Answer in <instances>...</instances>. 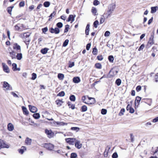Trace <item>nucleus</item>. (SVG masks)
Masks as SVG:
<instances>
[{
	"instance_id": "423d86ee",
	"label": "nucleus",
	"mask_w": 158,
	"mask_h": 158,
	"mask_svg": "<svg viewBox=\"0 0 158 158\" xmlns=\"http://www.w3.org/2000/svg\"><path fill=\"white\" fill-rule=\"evenodd\" d=\"M118 73V71L114 69H112L109 73V75H108V77H110L116 75Z\"/></svg>"
},
{
	"instance_id": "4468645a",
	"label": "nucleus",
	"mask_w": 158,
	"mask_h": 158,
	"mask_svg": "<svg viewBox=\"0 0 158 158\" xmlns=\"http://www.w3.org/2000/svg\"><path fill=\"white\" fill-rule=\"evenodd\" d=\"M28 106L30 111L32 113H34L37 111V109L35 107L31 105H29Z\"/></svg>"
},
{
	"instance_id": "338daca9",
	"label": "nucleus",
	"mask_w": 158,
	"mask_h": 158,
	"mask_svg": "<svg viewBox=\"0 0 158 158\" xmlns=\"http://www.w3.org/2000/svg\"><path fill=\"white\" fill-rule=\"evenodd\" d=\"M104 21H105V18H103L102 17H101L100 19V24L102 23H104Z\"/></svg>"
},
{
	"instance_id": "052dcab7",
	"label": "nucleus",
	"mask_w": 158,
	"mask_h": 158,
	"mask_svg": "<svg viewBox=\"0 0 158 158\" xmlns=\"http://www.w3.org/2000/svg\"><path fill=\"white\" fill-rule=\"evenodd\" d=\"M24 1H22L19 3V6L20 7H23L24 6Z\"/></svg>"
},
{
	"instance_id": "13d9d810",
	"label": "nucleus",
	"mask_w": 158,
	"mask_h": 158,
	"mask_svg": "<svg viewBox=\"0 0 158 158\" xmlns=\"http://www.w3.org/2000/svg\"><path fill=\"white\" fill-rule=\"evenodd\" d=\"M145 45L144 44H143L141 45L140 46L139 48L138 49V51H140L141 50H142L144 48Z\"/></svg>"
},
{
	"instance_id": "2eb2a0df",
	"label": "nucleus",
	"mask_w": 158,
	"mask_h": 158,
	"mask_svg": "<svg viewBox=\"0 0 158 158\" xmlns=\"http://www.w3.org/2000/svg\"><path fill=\"white\" fill-rule=\"evenodd\" d=\"M20 24H18L14 26L15 30L16 31H23V29L21 28Z\"/></svg>"
},
{
	"instance_id": "603ef678",
	"label": "nucleus",
	"mask_w": 158,
	"mask_h": 158,
	"mask_svg": "<svg viewBox=\"0 0 158 158\" xmlns=\"http://www.w3.org/2000/svg\"><path fill=\"white\" fill-rule=\"evenodd\" d=\"M107 113V110L106 109H102L101 110V113L102 114L104 115L106 114Z\"/></svg>"
},
{
	"instance_id": "0e129e2a",
	"label": "nucleus",
	"mask_w": 158,
	"mask_h": 158,
	"mask_svg": "<svg viewBox=\"0 0 158 158\" xmlns=\"http://www.w3.org/2000/svg\"><path fill=\"white\" fill-rule=\"evenodd\" d=\"M141 89V87L140 85H138L136 87V90L137 92H139L140 91Z\"/></svg>"
},
{
	"instance_id": "473e14b6",
	"label": "nucleus",
	"mask_w": 158,
	"mask_h": 158,
	"mask_svg": "<svg viewBox=\"0 0 158 158\" xmlns=\"http://www.w3.org/2000/svg\"><path fill=\"white\" fill-rule=\"evenodd\" d=\"M56 12L55 11H53L52 13L49 16V19L48 20L50 21L51 20V19L52 17H54V16L56 15Z\"/></svg>"
},
{
	"instance_id": "c756f323",
	"label": "nucleus",
	"mask_w": 158,
	"mask_h": 158,
	"mask_svg": "<svg viewBox=\"0 0 158 158\" xmlns=\"http://www.w3.org/2000/svg\"><path fill=\"white\" fill-rule=\"evenodd\" d=\"M33 117L35 119H37L39 118L40 117V114L38 113L34 114L33 115Z\"/></svg>"
},
{
	"instance_id": "4be33fe9",
	"label": "nucleus",
	"mask_w": 158,
	"mask_h": 158,
	"mask_svg": "<svg viewBox=\"0 0 158 158\" xmlns=\"http://www.w3.org/2000/svg\"><path fill=\"white\" fill-rule=\"evenodd\" d=\"M22 109L23 112V114L27 115L29 114V112L27 110V108L24 106L22 107Z\"/></svg>"
},
{
	"instance_id": "49530a36",
	"label": "nucleus",
	"mask_w": 158,
	"mask_h": 158,
	"mask_svg": "<svg viewBox=\"0 0 158 158\" xmlns=\"http://www.w3.org/2000/svg\"><path fill=\"white\" fill-rule=\"evenodd\" d=\"M69 42V40L68 39L66 40L64 42L63 44V46L64 47H66L68 45Z\"/></svg>"
},
{
	"instance_id": "9d476101",
	"label": "nucleus",
	"mask_w": 158,
	"mask_h": 158,
	"mask_svg": "<svg viewBox=\"0 0 158 158\" xmlns=\"http://www.w3.org/2000/svg\"><path fill=\"white\" fill-rule=\"evenodd\" d=\"M45 132L48 135V137L49 138L52 137L54 135V133L51 130H49L46 129L45 130Z\"/></svg>"
},
{
	"instance_id": "680f3d73",
	"label": "nucleus",
	"mask_w": 158,
	"mask_h": 158,
	"mask_svg": "<svg viewBox=\"0 0 158 158\" xmlns=\"http://www.w3.org/2000/svg\"><path fill=\"white\" fill-rule=\"evenodd\" d=\"M97 58L99 60H103V58L102 56L99 55L97 56Z\"/></svg>"
},
{
	"instance_id": "412c9836",
	"label": "nucleus",
	"mask_w": 158,
	"mask_h": 158,
	"mask_svg": "<svg viewBox=\"0 0 158 158\" xmlns=\"http://www.w3.org/2000/svg\"><path fill=\"white\" fill-rule=\"evenodd\" d=\"M70 15L68 17V19L67 21L69 22L70 21H72V23L73 22L74 20V18L75 16V15Z\"/></svg>"
},
{
	"instance_id": "f3484780",
	"label": "nucleus",
	"mask_w": 158,
	"mask_h": 158,
	"mask_svg": "<svg viewBox=\"0 0 158 158\" xmlns=\"http://www.w3.org/2000/svg\"><path fill=\"white\" fill-rule=\"evenodd\" d=\"M14 129V126L11 123H9L7 125V129L9 131H12Z\"/></svg>"
},
{
	"instance_id": "a878e982",
	"label": "nucleus",
	"mask_w": 158,
	"mask_h": 158,
	"mask_svg": "<svg viewBox=\"0 0 158 158\" xmlns=\"http://www.w3.org/2000/svg\"><path fill=\"white\" fill-rule=\"evenodd\" d=\"M56 102L58 106H60L63 102L61 100H57L56 101Z\"/></svg>"
},
{
	"instance_id": "ea45409f",
	"label": "nucleus",
	"mask_w": 158,
	"mask_h": 158,
	"mask_svg": "<svg viewBox=\"0 0 158 158\" xmlns=\"http://www.w3.org/2000/svg\"><path fill=\"white\" fill-rule=\"evenodd\" d=\"M56 26L57 28H61L62 27L63 24L61 22H58L56 24Z\"/></svg>"
},
{
	"instance_id": "58836bf2",
	"label": "nucleus",
	"mask_w": 158,
	"mask_h": 158,
	"mask_svg": "<svg viewBox=\"0 0 158 158\" xmlns=\"http://www.w3.org/2000/svg\"><path fill=\"white\" fill-rule=\"evenodd\" d=\"M71 129L73 131H75L76 132H78L79 130V128L77 127H72L71 128Z\"/></svg>"
},
{
	"instance_id": "c85d7f7f",
	"label": "nucleus",
	"mask_w": 158,
	"mask_h": 158,
	"mask_svg": "<svg viewBox=\"0 0 158 158\" xmlns=\"http://www.w3.org/2000/svg\"><path fill=\"white\" fill-rule=\"evenodd\" d=\"M158 7L157 6L152 7L151 8V13H153L156 11V9H157Z\"/></svg>"
},
{
	"instance_id": "20e7f679",
	"label": "nucleus",
	"mask_w": 158,
	"mask_h": 158,
	"mask_svg": "<svg viewBox=\"0 0 158 158\" xmlns=\"http://www.w3.org/2000/svg\"><path fill=\"white\" fill-rule=\"evenodd\" d=\"M3 87L5 88V90H12V87L7 82L4 81L3 82Z\"/></svg>"
},
{
	"instance_id": "864d4df0",
	"label": "nucleus",
	"mask_w": 158,
	"mask_h": 158,
	"mask_svg": "<svg viewBox=\"0 0 158 158\" xmlns=\"http://www.w3.org/2000/svg\"><path fill=\"white\" fill-rule=\"evenodd\" d=\"M98 23H99L98 20H96L94 22V24H93L94 27L96 28H97V27H98L97 25H98Z\"/></svg>"
},
{
	"instance_id": "b1692460",
	"label": "nucleus",
	"mask_w": 158,
	"mask_h": 158,
	"mask_svg": "<svg viewBox=\"0 0 158 158\" xmlns=\"http://www.w3.org/2000/svg\"><path fill=\"white\" fill-rule=\"evenodd\" d=\"M141 100V98L137 96L136 97L135 100V105L136 106V103H138V105L139 104L140 101Z\"/></svg>"
},
{
	"instance_id": "0eeeda50",
	"label": "nucleus",
	"mask_w": 158,
	"mask_h": 158,
	"mask_svg": "<svg viewBox=\"0 0 158 158\" xmlns=\"http://www.w3.org/2000/svg\"><path fill=\"white\" fill-rule=\"evenodd\" d=\"M49 31L51 33L55 34H58L60 32V29L57 27H55L54 29L51 27L49 29Z\"/></svg>"
},
{
	"instance_id": "5701e85b",
	"label": "nucleus",
	"mask_w": 158,
	"mask_h": 158,
	"mask_svg": "<svg viewBox=\"0 0 158 158\" xmlns=\"http://www.w3.org/2000/svg\"><path fill=\"white\" fill-rule=\"evenodd\" d=\"M17 55L16 56V58L19 60H21L22 58V54L21 53L17 52Z\"/></svg>"
},
{
	"instance_id": "774afa93",
	"label": "nucleus",
	"mask_w": 158,
	"mask_h": 158,
	"mask_svg": "<svg viewBox=\"0 0 158 158\" xmlns=\"http://www.w3.org/2000/svg\"><path fill=\"white\" fill-rule=\"evenodd\" d=\"M157 122H158V117L155 118L152 120V122L153 123H156Z\"/></svg>"
},
{
	"instance_id": "a18cd8bd",
	"label": "nucleus",
	"mask_w": 158,
	"mask_h": 158,
	"mask_svg": "<svg viewBox=\"0 0 158 158\" xmlns=\"http://www.w3.org/2000/svg\"><path fill=\"white\" fill-rule=\"evenodd\" d=\"M37 77L36 74L35 73L32 74V77L31 79L32 80H35Z\"/></svg>"
},
{
	"instance_id": "c9c22d12",
	"label": "nucleus",
	"mask_w": 158,
	"mask_h": 158,
	"mask_svg": "<svg viewBox=\"0 0 158 158\" xmlns=\"http://www.w3.org/2000/svg\"><path fill=\"white\" fill-rule=\"evenodd\" d=\"M65 95V93L64 91H61L59 92L57 95V96L63 97Z\"/></svg>"
},
{
	"instance_id": "6e6d98bb",
	"label": "nucleus",
	"mask_w": 158,
	"mask_h": 158,
	"mask_svg": "<svg viewBox=\"0 0 158 158\" xmlns=\"http://www.w3.org/2000/svg\"><path fill=\"white\" fill-rule=\"evenodd\" d=\"M125 110L124 109H122L119 113V115L120 116L123 115V114L125 112Z\"/></svg>"
},
{
	"instance_id": "79ce46f5",
	"label": "nucleus",
	"mask_w": 158,
	"mask_h": 158,
	"mask_svg": "<svg viewBox=\"0 0 158 158\" xmlns=\"http://www.w3.org/2000/svg\"><path fill=\"white\" fill-rule=\"evenodd\" d=\"M95 67L98 69H101L102 68V65L101 64L99 63H97L95 64Z\"/></svg>"
},
{
	"instance_id": "f03ea898",
	"label": "nucleus",
	"mask_w": 158,
	"mask_h": 158,
	"mask_svg": "<svg viewBox=\"0 0 158 158\" xmlns=\"http://www.w3.org/2000/svg\"><path fill=\"white\" fill-rule=\"evenodd\" d=\"M42 146L49 150H52L54 148V145L50 143H46L42 144Z\"/></svg>"
},
{
	"instance_id": "39448f33",
	"label": "nucleus",
	"mask_w": 158,
	"mask_h": 158,
	"mask_svg": "<svg viewBox=\"0 0 158 158\" xmlns=\"http://www.w3.org/2000/svg\"><path fill=\"white\" fill-rule=\"evenodd\" d=\"M13 49L15 51H16L17 52H21V47L20 45H19L17 44H14L13 46Z\"/></svg>"
},
{
	"instance_id": "6ab92c4d",
	"label": "nucleus",
	"mask_w": 158,
	"mask_h": 158,
	"mask_svg": "<svg viewBox=\"0 0 158 158\" xmlns=\"http://www.w3.org/2000/svg\"><path fill=\"white\" fill-rule=\"evenodd\" d=\"M73 81L75 83H77L80 82L81 81L79 77H76L73 78Z\"/></svg>"
},
{
	"instance_id": "69168bd1",
	"label": "nucleus",
	"mask_w": 158,
	"mask_h": 158,
	"mask_svg": "<svg viewBox=\"0 0 158 158\" xmlns=\"http://www.w3.org/2000/svg\"><path fill=\"white\" fill-rule=\"evenodd\" d=\"M90 46H91V44L90 43H89V44H87L86 46V49L87 50H89L90 48Z\"/></svg>"
},
{
	"instance_id": "2f4dec72",
	"label": "nucleus",
	"mask_w": 158,
	"mask_h": 158,
	"mask_svg": "<svg viewBox=\"0 0 158 158\" xmlns=\"http://www.w3.org/2000/svg\"><path fill=\"white\" fill-rule=\"evenodd\" d=\"M14 6H10L8 7L7 8V10L8 12L10 15L11 14V11L12 8H13Z\"/></svg>"
},
{
	"instance_id": "f8f14e48",
	"label": "nucleus",
	"mask_w": 158,
	"mask_h": 158,
	"mask_svg": "<svg viewBox=\"0 0 158 158\" xmlns=\"http://www.w3.org/2000/svg\"><path fill=\"white\" fill-rule=\"evenodd\" d=\"M3 71L6 73H8L10 72V69L8 66L5 63H3L2 64Z\"/></svg>"
},
{
	"instance_id": "7ed1b4c3",
	"label": "nucleus",
	"mask_w": 158,
	"mask_h": 158,
	"mask_svg": "<svg viewBox=\"0 0 158 158\" xmlns=\"http://www.w3.org/2000/svg\"><path fill=\"white\" fill-rule=\"evenodd\" d=\"M76 139L75 138H68L65 139V141L69 145H74L75 143Z\"/></svg>"
},
{
	"instance_id": "bf43d9fd",
	"label": "nucleus",
	"mask_w": 158,
	"mask_h": 158,
	"mask_svg": "<svg viewBox=\"0 0 158 158\" xmlns=\"http://www.w3.org/2000/svg\"><path fill=\"white\" fill-rule=\"evenodd\" d=\"M110 33L109 31H106L104 34V35L105 36H108L110 35Z\"/></svg>"
},
{
	"instance_id": "f704fd0d",
	"label": "nucleus",
	"mask_w": 158,
	"mask_h": 158,
	"mask_svg": "<svg viewBox=\"0 0 158 158\" xmlns=\"http://www.w3.org/2000/svg\"><path fill=\"white\" fill-rule=\"evenodd\" d=\"M121 83V81L120 79H117L115 81V83L118 86H119L120 85Z\"/></svg>"
},
{
	"instance_id": "dca6fc26",
	"label": "nucleus",
	"mask_w": 158,
	"mask_h": 158,
	"mask_svg": "<svg viewBox=\"0 0 158 158\" xmlns=\"http://www.w3.org/2000/svg\"><path fill=\"white\" fill-rule=\"evenodd\" d=\"M17 52L14 50L9 52L10 56L11 57L12 59H15L16 58V54Z\"/></svg>"
},
{
	"instance_id": "a211bd4d",
	"label": "nucleus",
	"mask_w": 158,
	"mask_h": 158,
	"mask_svg": "<svg viewBox=\"0 0 158 158\" xmlns=\"http://www.w3.org/2000/svg\"><path fill=\"white\" fill-rule=\"evenodd\" d=\"M32 142V139L28 137H27L25 139V143L27 145H30Z\"/></svg>"
},
{
	"instance_id": "4c0bfd02",
	"label": "nucleus",
	"mask_w": 158,
	"mask_h": 158,
	"mask_svg": "<svg viewBox=\"0 0 158 158\" xmlns=\"http://www.w3.org/2000/svg\"><path fill=\"white\" fill-rule=\"evenodd\" d=\"M92 53L94 55H97V54L98 50L96 47L93 48Z\"/></svg>"
},
{
	"instance_id": "de8ad7c7",
	"label": "nucleus",
	"mask_w": 158,
	"mask_h": 158,
	"mask_svg": "<svg viewBox=\"0 0 158 158\" xmlns=\"http://www.w3.org/2000/svg\"><path fill=\"white\" fill-rule=\"evenodd\" d=\"M30 41V39H28L27 40H24V42H25L26 45H27V47L28 48V45L29 43V42Z\"/></svg>"
},
{
	"instance_id": "cd10ccee",
	"label": "nucleus",
	"mask_w": 158,
	"mask_h": 158,
	"mask_svg": "<svg viewBox=\"0 0 158 158\" xmlns=\"http://www.w3.org/2000/svg\"><path fill=\"white\" fill-rule=\"evenodd\" d=\"M48 50V49L47 48H44L43 49H42L41 50V52L43 54H44L47 53Z\"/></svg>"
},
{
	"instance_id": "bb28decb",
	"label": "nucleus",
	"mask_w": 158,
	"mask_h": 158,
	"mask_svg": "<svg viewBox=\"0 0 158 158\" xmlns=\"http://www.w3.org/2000/svg\"><path fill=\"white\" fill-rule=\"evenodd\" d=\"M64 77V75L62 73H59L58 75V78L60 80H63Z\"/></svg>"
},
{
	"instance_id": "37998d69",
	"label": "nucleus",
	"mask_w": 158,
	"mask_h": 158,
	"mask_svg": "<svg viewBox=\"0 0 158 158\" xmlns=\"http://www.w3.org/2000/svg\"><path fill=\"white\" fill-rule=\"evenodd\" d=\"M69 25H66L65 26V28L64 30V33L67 32L69 30Z\"/></svg>"
},
{
	"instance_id": "8fccbe9b",
	"label": "nucleus",
	"mask_w": 158,
	"mask_h": 158,
	"mask_svg": "<svg viewBox=\"0 0 158 158\" xmlns=\"http://www.w3.org/2000/svg\"><path fill=\"white\" fill-rule=\"evenodd\" d=\"M77 155L75 153H72L71 154V158H76L77 157Z\"/></svg>"
},
{
	"instance_id": "e2e57ef3",
	"label": "nucleus",
	"mask_w": 158,
	"mask_h": 158,
	"mask_svg": "<svg viewBox=\"0 0 158 158\" xmlns=\"http://www.w3.org/2000/svg\"><path fill=\"white\" fill-rule=\"evenodd\" d=\"M99 2L98 0H95L93 2V4L94 5L96 6L99 4Z\"/></svg>"
},
{
	"instance_id": "6e6552de",
	"label": "nucleus",
	"mask_w": 158,
	"mask_h": 158,
	"mask_svg": "<svg viewBox=\"0 0 158 158\" xmlns=\"http://www.w3.org/2000/svg\"><path fill=\"white\" fill-rule=\"evenodd\" d=\"M141 102H144L150 106L151 105L152 100L150 98H144L142 100Z\"/></svg>"
},
{
	"instance_id": "f257e3e1",
	"label": "nucleus",
	"mask_w": 158,
	"mask_h": 158,
	"mask_svg": "<svg viewBox=\"0 0 158 158\" xmlns=\"http://www.w3.org/2000/svg\"><path fill=\"white\" fill-rule=\"evenodd\" d=\"M31 34V33L27 32L21 34L19 35V37L22 38L23 40H25L28 39H30L29 37Z\"/></svg>"
},
{
	"instance_id": "5fc2aeb1",
	"label": "nucleus",
	"mask_w": 158,
	"mask_h": 158,
	"mask_svg": "<svg viewBox=\"0 0 158 158\" xmlns=\"http://www.w3.org/2000/svg\"><path fill=\"white\" fill-rule=\"evenodd\" d=\"M10 94L12 95L14 97L19 98V96L14 92H11Z\"/></svg>"
},
{
	"instance_id": "72a5a7b5",
	"label": "nucleus",
	"mask_w": 158,
	"mask_h": 158,
	"mask_svg": "<svg viewBox=\"0 0 158 158\" xmlns=\"http://www.w3.org/2000/svg\"><path fill=\"white\" fill-rule=\"evenodd\" d=\"M69 99L71 101L74 102L75 101L76 97L74 95H72L70 96Z\"/></svg>"
},
{
	"instance_id": "7c9ffc66",
	"label": "nucleus",
	"mask_w": 158,
	"mask_h": 158,
	"mask_svg": "<svg viewBox=\"0 0 158 158\" xmlns=\"http://www.w3.org/2000/svg\"><path fill=\"white\" fill-rule=\"evenodd\" d=\"M9 146L6 144L5 142L3 141V143H2V148H9Z\"/></svg>"
},
{
	"instance_id": "c03bdc74",
	"label": "nucleus",
	"mask_w": 158,
	"mask_h": 158,
	"mask_svg": "<svg viewBox=\"0 0 158 158\" xmlns=\"http://www.w3.org/2000/svg\"><path fill=\"white\" fill-rule=\"evenodd\" d=\"M87 107L86 106H83L81 107V111L82 112H85L87 110Z\"/></svg>"
},
{
	"instance_id": "393cba45",
	"label": "nucleus",
	"mask_w": 158,
	"mask_h": 158,
	"mask_svg": "<svg viewBox=\"0 0 158 158\" xmlns=\"http://www.w3.org/2000/svg\"><path fill=\"white\" fill-rule=\"evenodd\" d=\"M154 43L153 37H151L150 38L148 42V44H149L150 46H152Z\"/></svg>"
},
{
	"instance_id": "a19ab883",
	"label": "nucleus",
	"mask_w": 158,
	"mask_h": 158,
	"mask_svg": "<svg viewBox=\"0 0 158 158\" xmlns=\"http://www.w3.org/2000/svg\"><path fill=\"white\" fill-rule=\"evenodd\" d=\"M50 5V3L48 1H46L44 3V6L46 7H48Z\"/></svg>"
},
{
	"instance_id": "09e8293b",
	"label": "nucleus",
	"mask_w": 158,
	"mask_h": 158,
	"mask_svg": "<svg viewBox=\"0 0 158 158\" xmlns=\"http://www.w3.org/2000/svg\"><path fill=\"white\" fill-rule=\"evenodd\" d=\"M97 10L96 8L94 7H93L92 9V12L94 15H96V13H97Z\"/></svg>"
},
{
	"instance_id": "3c124183",
	"label": "nucleus",
	"mask_w": 158,
	"mask_h": 158,
	"mask_svg": "<svg viewBox=\"0 0 158 158\" xmlns=\"http://www.w3.org/2000/svg\"><path fill=\"white\" fill-rule=\"evenodd\" d=\"M12 69L14 71H15V69L17 68V65L15 63H13L12 64Z\"/></svg>"
},
{
	"instance_id": "1a4fd4ad",
	"label": "nucleus",
	"mask_w": 158,
	"mask_h": 158,
	"mask_svg": "<svg viewBox=\"0 0 158 158\" xmlns=\"http://www.w3.org/2000/svg\"><path fill=\"white\" fill-rule=\"evenodd\" d=\"M87 98H88L89 101L87 102H85V103L88 104H93L95 103L96 101L95 99L93 98H90L87 96Z\"/></svg>"
},
{
	"instance_id": "4d7b16f0",
	"label": "nucleus",
	"mask_w": 158,
	"mask_h": 158,
	"mask_svg": "<svg viewBox=\"0 0 158 158\" xmlns=\"http://www.w3.org/2000/svg\"><path fill=\"white\" fill-rule=\"evenodd\" d=\"M112 157L113 158H117L118 157V155L117 152H114L112 155Z\"/></svg>"
},
{
	"instance_id": "e433bc0d",
	"label": "nucleus",
	"mask_w": 158,
	"mask_h": 158,
	"mask_svg": "<svg viewBox=\"0 0 158 158\" xmlns=\"http://www.w3.org/2000/svg\"><path fill=\"white\" fill-rule=\"evenodd\" d=\"M108 60L110 62L113 63L114 60V58L112 56H110L108 57Z\"/></svg>"
},
{
	"instance_id": "9b49d317",
	"label": "nucleus",
	"mask_w": 158,
	"mask_h": 158,
	"mask_svg": "<svg viewBox=\"0 0 158 158\" xmlns=\"http://www.w3.org/2000/svg\"><path fill=\"white\" fill-rule=\"evenodd\" d=\"M75 147L78 149H80L82 147V144L81 143V141L80 140H78L76 139L75 143Z\"/></svg>"
},
{
	"instance_id": "aec40b11",
	"label": "nucleus",
	"mask_w": 158,
	"mask_h": 158,
	"mask_svg": "<svg viewBox=\"0 0 158 158\" xmlns=\"http://www.w3.org/2000/svg\"><path fill=\"white\" fill-rule=\"evenodd\" d=\"M27 150L25 146H22L21 149L18 150L19 152L21 154H23L24 151H26Z\"/></svg>"
},
{
	"instance_id": "ddd939ff",
	"label": "nucleus",
	"mask_w": 158,
	"mask_h": 158,
	"mask_svg": "<svg viewBox=\"0 0 158 158\" xmlns=\"http://www.w3.org/2000/svg\"><path fill=\"white\" fill-rule=\"evenodd\" d=\"M115 8V5L113 3L109 5L108 7V10L113 13Z\"/></svg>"
}]
</instances>
